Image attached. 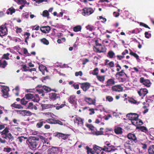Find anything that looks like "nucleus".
<instances>
[{"instance_id":"f257e3e1","label":"nucleus","mask_w":154,"mask_h":154,"mask_svg":"<svg viewBox=\"0 0 154 154\" xmlns=\"http://www.w3.org/2000/svg\"><path fill=\"white\" fill-rule=\"evenodd\" d=\"M40 141L38 137L31 136L29 137L26 140V143L28 144L30 148L32 150H35L40 143Z\"/></svg>"},{"instance_id":"f03ea898","label":"nucleus","mask_w":154,"mask_h":154,"mask_svg":"<svg viewBox=\"0 0 154 154\" xmlns=\"http://www.w3.org/2000/svg\"><path fill=\"white\" fill-rule=\"evenodd\" d=\"M63 104H62L60 105L56 106L55 105L53 104H42L41 105V106L42 109H45L49 108H51L53 107H56L57 110H59L60 109L64 107L66 105L65 104V101L63 102Z\"/></svg>"},{"instance_id":"7ed1b4c3","label":"nucleus","mask_w":154,"mask_h":154,"mask_svg":"<svg viewBox=\"0 0 154 154\" xmlns=\"http://www.w3.org/2000/svg\"><path fill=\"white\" fill-rule=\"evenodd\" d=\"M94 11V10L91 8L85 7L82 10V14L85 16H88L92 14Z\"/></svg>"},{"instance_id":"20e7f679","label":"nucleus","mask_w":154,"mask_h":154,"mask_svg":"<svg viewBox=\"0 0 154 154\" xmlns=\"http://www.w3.org/2000/svg\"><path fill=\"white\" fill-rule=\"evenodd\" d=\"M93 50L96 52L101 53L106 52V48L104 46L102 45L98 47H96L95 46H94Z\"/></svg>"},{"instance_id":"39448f33","label":"nucleus","mask_w":154,"mask_h":154,"mask_svg":"<svg viewBox=\"0 0 154 154\" xmlns=\"http://www.w3.org/2000/svg\"><path fill=\"white\" fill-rule=\"evenodd\" d=\"M0 86L2 87L1 90L2 93V96L5 98L8 97L9 95L8 91H9V87L5 86Z\"/></svg>"},{"instance_id":"423d86ee","label":"nucleus","mask_w":154,"mask_h":154,"mask_svg":"<svg viewBox=\"0 0 154 154\" xmlns=\"http://www.w3.org/2000/svg\"><path fill=\"white\" fill-rule=\"evenodd\" d=\"M84 100L89 105H95L96 103V98L93 99L90 97H85Z\"/></svg>"},{"instance_id":"0eeeda50","label":"nucleus","mask_w":154,"mask_h":154,"mask_svg":"<svg viewBox=\"0 0 154 154\" xmlns=\"http://www.w3.org/2000/svg\"><path fill=\"white\" fill-rule=\"evenodd\" d=\"M116 75L119 76V80L120 82H125L127 81V78L128 77L126 74L118 73H117Z\"/></svg>"},{"instance_id":"6e6552de","label":"nucleus","mask_w":154,"mask_h":154,"mask_svg":"<svg viewBox=\"0 0 154 154\" xmlns=\"http://www.w3.org/2000/svg\"><path fill=\"white\" fill-rule=\"evenodd\" d=\"M79 84L81 85V88L82 89L83 91L85 92L87 91L91 86L90 84L88 82L79 83Z\"/></svg>"},{"instance_id":"1a4fd4ad","label":"nucleus","mask_w":154,"mask_h":154,"mask_svg":"<svg viewBox=\"0 0 154 154\" xmlns=\"http://www.w3.org/2000/svg\"><path fill=\"white\" fill-rule=\"evenodd\" d=\"M0 36L2 38L3 36L7 34V28L5 25H3L0 26Z\"/></svg>"},{"instance_id":"9d476101","label":"nucleus","mask_w":154,"mask_h":154,"mask_svg":"<svg viewBox=\"0 0 154 154\" xmlns=\"http://www.w3.org/2000/svg\"><path fill=\"white\" fill-rule=\"evenodd\" d=\"M140 82L147 87H149L151 85V83L150 80L149 79H145L143 77L140 78Z\"/></svg>"},{"instance_id":"9b49d317","label":"nucleus","mask_w":154,"mask_h":154,"mask_svg":"<svg viewBox=\"0 0 154 154\" xmlns=\"http://www.w3.org/2000/svg\"><path fill=\"white\" fill-rule=\"evenodd\" d=\"M127 117L128 118L129 120L135 119L136 120L138 119L139 116L136 113H130L127 115Z\"/></svg>"},{"instance_id":"f8f14e48","label":"nucleus","mask_w":154,"mask_h":154,"mask_svg":"<svg viewBox=\"0 0 154 154\" xmlns=\"http://www.w3.org/2000/svg\"><path fill=\"white\" fill-rule=\"evenodd\" d=\"M138 93L143 98L148 93V90L145 88H141L138 91Z\"/></svg>"},{"instance_id":"ddd939ff","label":"nucleus","mask_w":154,"mask_h":154,"mask_svg":"<svg viewBox=\"0 0 154 154\" xmlns=\"http://www.w3.org/2000/svg\"><path fill=\"white\" fill-rule=\"evenodd\" d=\"M127 137L129 139L134 141L135 143H136L137 142V137L134 134L129 133L127 134Z\"/></svg>"},{"instance_id":"4468645a","label":"nucleus","mask_w":154,"mask_h":154,"mask_svg":"<svg viewBox=\"0 0 154 154\" xmlns=\"http://www.w3.org/2000/svg\"><path fill=\"white\" fill-rule=\"evenodd\" d=\"M112 91L116 92H121L122 91L123 88L120 85H118L112 86Z\"/></svg>"},{"instance_id":"2eb2a0df","label":"nucleus","mask_w":154,"mask_h":154,"mask_svg":"<svg viewBox=\"0 0 154 154\" xmlns=\"http://www.w3.org/2000/svg\"><path fill=\"white\" fill-rule=\"evenodd\" d=\"M58 151V148L56 147L52 146L49 148L47 151L48 154H55Z\"/></svg>"},{"instance_id":"dca6fc26","label":"nucleus","mask_w":154,"mask_h":154,"mask_svg":"<svg viewBox=\"0 0 154 154\" xmlns=\"http://www.w3.org/2000/svg\"><path fill=\"white\" fill-rule=\"evenodd\" d=\"M49 97L51 100H54L56 99L60 98V97L59 94L55 93H51L49 94Z\"/></svg>"},{"instance_id":"f3484780","label":"nucleus","mask_w":154,"mask_h":154,"mask_svg":"<svg viewBox=\"0 0 154 154\" xmlns=\"http://www.w3.org/2000/svg\"><path fill=\"white\" fill-rule=\"evenodd\" d=\"M109 147L111 148V150H109V148H107L106 146H104L103 148H102L101 150H103L106 152H111L115 151L117 149H115V146L113 145H111L110 146H109Z\"/></svg>"},{"instance_id":"a211bd4d","label":"nucleus","mask_w":154,"mask_h":154,"mask_svg":"<svg viewBox=\"0 0 154 154\" xmlns=\"http://www.w3.org/2000/svg\"><path fill=\"white\" fill-rule=\"evenodd\" d=\"M40 30L43 33H48L51 30V27L49 26H42L40 27Z\"/></svg>"},{"instance_id":"6ab92c4d","label":"nucleus","mask_w":154,"mask_h":154,"mask_svg":"<svg viewBox=\"0 0 154 154\" xmlns=\"http://www.w3.org/2000/svg\"><path fill=\"white\" fill-rule=\"evenodd\" d=\"M4 139H8V142L11 143L14 140V137L12 135L11 133H8L5 137H2Z\"/></svg>"},{"instance_id":"aec40b11","label":"nucleus","mask_w":154,"mask_h":154,"mask_svg":"<svg viewBox=\"0 0 154 154\" xmlns=\"http://www.w3.org/2000/svg\"><path fill=\"white\" fill-rule=\"evenodd\" d=\"M56 136L61 137L62 139L65 140L67 139L70 136L69 134H65L60 132H57Z\"/></svg>"},{"instance_id":"412c9836","label":"nucleus","mask_w":154,"mask_h":154,"mask_svg":"<svg viewBox=\"0 0 154 154\" xmlns=\"http://www.w3.org/2000/svg\"><path fill=\"white\" fill-rule=\"evenodd\" d=\"M46 123V120L42 119L39 120L36 125V127L38 128H41L44 124Z\"/></svg>"},{"instance_id":"4be33fe9","label":"nucleus","mask_w":154,"mask_h":154,"mask_svg":"<svg viewBox=\"0 0 154 154\" xmlns=\"http://www.w3.org/2000/svg\"><path fill=\"white\" fill-rule=\"evenodd\" d=\"M115 80V79L114 78L108 79L106 82V86H109L114 85L116 83Z\"/></svg>"},{"instance_id":"5701e85b","label":"nucleus","mask_w":154,"mask_h":154,"mask_svg":"<svg viewBox=\"0 0 154 154\" xmlns=\"http://www.w3.org/2000/svg\"><path fill=\"white\" fill-rule=\"evenodd\" d=\"M74 119L75 123H77L78 125H83V120L79 117H75Z\"/></svg>"},{"instance_id":"b1692460","label":"nucleus","mask_w":154,"mask_h":154,"mask_svg":"<svg viewBox=\"0 0 154 154\" xmlns=\"http://www.w3.org/2000/svg\"><path fill=\"white\" fill-rule=\"evenodd\" d=\"M115 133L117 134H122L123 133L122 129L120 127L116 128L114 129Z\"/></svg>"},{"instance_id":"393cba45","label":"nucleus","mask_w":154,"mask_h":154,"mask_svg":"<svg viewBox=\"0 0 154 154\" xmlns=\"http://www.w3.org/2000/svg\"><path fill=\"white\" fill-rule=\"evenodd\" d=\"M21 115L23 116H30L32 115V113L29 111L23 110L22 112L21 113Z\"/></svg>"},{"instance_id":"a878e982","label":"nucleus","mask_w":154,"mask_h":154,"mask_svg":"<svg viewBox=\"0 0 154 154\" xmlns=\"http://www.w3.org/2000/svg\"><path fill=\"white\" fill-rule=\"evenodd\" d=\"M149 154H154V145H150L148 149Z\"/></svg>"},{"instance_id":"bb28decb","label":"nucleus","mask_w":154,"mask_h":154,"mask_svg":"<svg viewBox=\"0 0 154 154\" xmlns=\"http://www.w3.org/2000/svg\"><path fill=\"white\" fill-rule=\"evenodd\" d=\"M38 68L40 71L42 72L43 74H44L45 72L44 70H45L47 72L48 71L46 67L43 65H41L40 66H39Z\"/></svg>"},{"instance_id":"cd10ccee","label":"nucleus","mask_w":154,"mask_h":154,"mask_svg":"<svg viewBox=\"0 0 154 154\" xmlns=\"http://www.w3.org/2000/svg\"><path fill=\"white\" fill-rule=\"evenodd\" d=\"M9 128L8 127H6L1 132L2 135H5V136L8 134L9 132Z\"/></svg>"},{"instance_id":"c85d7f7f","label":"nucleus","mask_w":154,"mask_h":154,"mask_svg":"<svg viewBox=\"0 0 154 154\" xmlns=\"http://www.w3.org/2000/svg\"><path fill=\"white\" fill-rule=\"evenodd\" d=\"M137 129L141 131L144 132L146 133L147 131V129L144 126H137Z\"/></svg>"},{"instance_id":"c756f323","label":"nucleus","mask_w":154,"mask_h":154,"mask_svg":"<svg viewBox=\"0 0 154 154\" xmlns=\"http://www.w3.org/2000/svg\"><path fill=\"white\" fill-rule=\"evenodd\" d=\"M17 139L18 140L19 142L20 143H22L25 140L28 139L27 137H24L23 136L18 137L17 138Z\"/></svg>"},{"instance_id":"7c9ffc66","label":"nucleus","mask_w":154,"mask_h":154,"mask_svg":"<svg viewBox=\"0 0 154 154\" xmlns=\"http://www.w3.org/2000/svg\"><path fill=\"white\" fill-rule=\"evenodd\" d=\"M75 96H71L68 99V101L71 104H74L75 103Z\"/></svg>"},{"instance_id":"2f4dec72","label":"nucleus","mask_w":154,"mask_h":154,"mask_svg":"<svg viewBox=\"0 0 154 154\" xmlns=\"http://www.w3.org/2000/svg\"><path fill=\"white\" fill-rule=\"evenodd\" d=\"M16 102H15L13 103L11 105V106L12 107H14L15 108H17L19 109L23 108V107L20 104H16Z\"/></svg>"},{"instance_id":"473e14b6","label":"nucleus","mask_w":154,"mask_h":154,"mask_svg":"<svg viewBox=\"0 0 154 154\" xmlns=\"http://www.w3.org/2000/svg\"><path fill=\"white\" fill-rule=\"evenodd\" d=\"M130 52L129 53V54L130 55L134 57L135 58H136V59L137 60H140V59L139 58V56L136 53L133 52L132 51L131 49H130Z\"/></svg>"},{"instance_id":"72a5a7b5","label":"nucleus","mask_w":154,"mask_h":154,"mask_svg":"<svg viewBox=\"0 0 154 154\" xmlns=\"http://www.w3.org/2000/svg\"><path fill=\"white\" fill-rule=\"evenodd\" d=\"M25 97L27 100L32 99L34 97V95L30 93L27 94L25 95Z\"/></svg>"},{"instance_id":"f704fd0d","label":"nucleus","mask_w":154,"mask_h":154,"mask_svg":"<svg viewBox=\"0 0 154 154\" xmlns=\"http://www.w3.org/2000/svg\"><path fill=\"white\" fill-rule=\"evenodd\" d=\"M97 79L100 82H103L105 79V75L100 76L97 75Z\"/></svg>"},{"instance_id":"c9c22d12","label":"nucleus","mask_w":154,"mask_h":154,"mask_svg":"<svg viewBox=\"0 0 154 154\" xmlns=\"http://www.w3.org/2000/svg\"><path fill=\"white\" fill-rule=\"evenodd\" d=\"M82 29V27L80 25H78L74 27L73 28V30L75 32L80 31Z\"/></svg>"},{"instance_id":"e433bc0d","label":"nucleus","mask_w":154,"mask_h":154,"mask_svg":"<svg viewBox=\"0 0 154 154\" xmlns=\"http://www.w3.org/2000/svg\"><path fill=\"white\" fill-rule=\"evenodd\" d=\"M42 89L44 91H45L46 93H48L51 91L50 87L45 85L43 86Z\"/></svg>"},{"instance_id":"4c0bfd02","label":"nucleus","mask_w":154,"mask_h":154,"mask_svg":"<svg viewBox=\"0 0 154 154\" xmlns=\"http://www.w3.org/2000/svg\"><path fill=\"white\" fill-rule=\"evenodd\" d=\"M7 65V63L6 60H4L3 62H0V67L4 68Z\"/></svg>"},{"instance_id":"58836bf2","label":"nucleus","mask_w":154,"mask_h":154,"mask_svg":"<svg viewBox=\"0 0 154 154\" xmlns=\"http://www.w3.org/2000/svg\"><path fill=\"white\" fill-rule=\"evenodd\" d=\"M115 54V53L112 51H109L108 53V56L110 58H113Z\"/></svg>"},{"instance_id":"ea45409f","label":"nucleus","mask_w":154,"mask_h":154,"mask_svg":"<svg viewBox=\"0 0 154 154\" xmlns=\"http://www.w3.org/2000/svg\"><path fill=\"white\" fill-rule=\"evenodd\" d=\"M41 42L43 44L48 45L49 44V42L48 40L46 39L45 38H43L41 39Z\"/></svg>"},{"instance_id":"a19ab883","label":"nucleus","mask_w":154,"mask_h":154,"mask_svg":"<svg viewBox=\"0 0 154 154\" xmlns=\"http://www.w3.org/2000/svg\"><path fill=\"white\" fill-rule=\"evenodd\" d=\"M92 74L93 75H96V76L98 75V68H95L93 71V72Z\"/></svg>"},{"instance_id":"79ce46f5","label":"nucleus","mask_w":154,"mask_h":154,"mask_svg":"<svg viewBox=\"0 0 154 154\" xmlns=\"http://www.w3.org/2000/svg\"><path fill=\"white\" fill-rule=\"evenodd\" d=\"M25 97L22 98L21 100V103L22 105H25L28 102V101L26 100Z\"/></svg>"},{"instance_id":"37998d69","label":"nucleus","mask_w":154,"mask_h":154,"mask_svg":"<svg viewBox=\"0 0 154 154\" xmlns=\"http://www.w3.org/2000/svg\"><path fill=\"white\" fill-rule=\"evenodd\" d=\"M86 149L87 150V153L88 154H93V152L92 151V149L90 148L88 146L86 147Z\"/></svg>"},{"instance_id":"c03bdc74","label":"nucleus","mask_w":154,"mask_h":154,"mask_svg":"<svg viewBox=\"0 0 154 154\" xmlns=\"http://www.w3.org/2000/svg\"><path fill=\"white\" fill-rule=\"evenodd\" d=\"M49 13L47 10H45L43 12L42 16L44 17H48L49 15Z\"/></svg>"},{"instance_id":"a18cd8bd","label":"nucleus","mask_w":154,"mask_h":154,"mask_svg":"<svg viewBox=\"0 0 154 154\" xmlns=\"http://www.w3.org/2000/svg\"><path fill=\"white\" fill-rule=\"evenodd\" d=\"M146 101L147 103V104L148 105V106H149V105L152 103L153 101L151 99H147L146 100Z\"/></svg>"},{"instance_id":"49530a36","label":"nucleus","mask_w":154,"mask_h":154,"mask_svg":"<svg viewBox=\"0 0 154 154\" xmlns=\"http://www.w3.org/2000/svg\"><path fill=\"white\" fill-rule=\"evenodd\" d=\"M11 149L9 147H4L3 149V151L7 152H9L11 151Z\"/></svg>"},{"instance_id":"de8ad7c7","label":"nucleus","mask_w":154,"mask_h":154,"mask_svg":"<svg viewBox=\"0 0 154 154\" xmlns=\"http://www.w3.org/2000/svg\"><path fill=\"white\" fill-rule=\"evenodd\" d=\"M10 54L9 53H7L6 54H4L3 55V56L2 57V59H5L6 60H8L9 59V56Z\"/></svg>"},{"instance_id":"09e8293b","label":"nucleus","mask_w":154,"mask_h":154,"mask_svg":"<svg viewBox=\"0 0 154 154\" xmlns=\"http://www.w3.org/2000/svg\"><path fill=\"white\" fill-rule=\"evenodd\" d=\"M8 10L10 11V14L11 15H12L13 13L15 12V9L13 8H10L8 9Z\"/></svg>"},{"instance_id":"8fccbe9b","label":"nucleus","mask_w":154,"mask_h":154,"mask_svg":"<svg viewBox=\"0 0 154 154\" xmlns=\"http://www.w3.org/2000/svg\"><path fill=\"white\" fill-rule=\"evenodd\" d=\"M36 91L39 93V94H42V96H44L45 95V94L44 93V90L42 89H36Z\"/></svg>"},{"instance_id":"3c124183","label":"nucleus","mask_w":154,"mask_h":154,"mask_svg":"<svg viewBox=\"0 0 154 154\" xmlns=\"http://www.w3.org/2000/svg\"><path fill=\"white\" fill-rule=\"evenodd\" d=\"M93 149L95 151H97L99 150L100 151L101 150L102 148L100 147L99 146L96 145H95L94 146Z\"/></svg>"},{"instance_id":"603ef678","label":"nucleus","mask_w":154,"mask_h":154,"mask_svg":"<svg viewBox=\"0 0 154 154\" xmlns=\"http://www.w3.org/2000/svg\"><path fill=\"white\" fill-rule=\"evenodd\" d=\"M50 147V146H47L46 145H43L41 148V150L43 151H45Z\"/></svg>"},{"instance_id":"864d4df0","label":"nucleus","mask_w":154,"mask_h":154,"mask_svg":"<svg viewBox=\"0 0 154 154\" xmlns=\"http://www.w3.org/2000/svg\"><path fill=\"white\" fill-rule=\"evenodd\" d=\"M131 121L132 124L135 126L138 125V120L132 119L131 120Z\"/></svg>"},{"instance_id":"5fc2aeb1","label":"nucleus","mask_w":154,"mask_h":154,"mask_svg":"<svg viewBox=\"0 0 154 154\" xmlns=\"http://www.w3.org/2000/svg\"><path fill=\"white\" fill-rule=\"evenodd\" d=\"M107 65L109 66L110 68H112L115 66V64L113 61L110 62L107 64Z\"/></svg>"},{"instance_id":"6e6d98bb","label":"nucleus","mask_w":154,"mask_h":154,"mask_svg":"<svg viewBox=\"0 0 154 154\" xmlns=\"http://www.w3.org/2000/svg\"><path fill=\"white\" fill-rule=\"evenodd\" d=\"M106 99L108 100L109 102H111L113 100V98L110 96H107L106 97Z\"/></svg>"},{"instance_id":"4d7b16f0","label":"nucleus","mask_w":154,"mask_h":154,"mask_svg":"<svg viewBox=\"0 0 154 154\" xmlns=\"http://www.w3.org/2000/svg\"><path fill=\"white\" fill-rule=\"evenodd\" d=\"M86 28L87 29L89 30L90 31H92L94 29V27L93 26L88 25L86 26Z\"/></svg>"},{"instance_id":"13d9d810","label":"nucleus","mask_w":154,"mask_h":154,"mask_svg":"<svg viewBox=\"0 0 154 154\" xmlns=\"http://www.w3.org/2000/svg\"><path fill=\"white\" fill-rule=\"evenodd\" d=\"M22 66L23 69V71L26 72L28 71L29 69H27V68H29V67H27L26 65H22Z\"/></svg>"},{"instance_id":"bf43d9fd","label":"nucleus","mask_w":154,"mask_h":154,"mask_svg":"<svg viewBox=\"0 0 154 154\" xmlns=\"http://www.w3.org/2000/svg\"><path fill=\"white\" fill-rule=\"evenodd\" d=\"M33 103L32 102H30L27 106V107L29 109H32L33 108Z\"/></svg>"},{"instance_id":"052dcab7","label":"nucleus","mask_w":154,"mask_h":154,"mask_svg":"<svg viewBox=\"0 0 154 154\" xmlns=\"http://www.w3.org/2000/svg\"><path fill=\"white\" fill-rule=\"evenodd\" d=\"M83 75L82 72V71H79V72H76L75 73V75L76 76H78L79 75L82 76Z\"/></svg>"},{"instance_id":"680f3d73","label":"nucleus","mask_w":154,"mask_h":154,"mask_svg":"<svg viewBox=\"0 0 154 154\" xmlns=\"http://www.w3.org/2000/svg\"><path fill=\"white\" fill-rule=\"evenodd\" d=\"M144 34L145 37L147 38H149L151 36V34H149L148 32H146Z\"/></svg>"},{"instance_id":"e2e57ef3","label":"nucleus","mask_w":154,"mask_h":154,"mask_svg":"<svg viewBox=\"0 0 154 154\" xmlns=\"http://www.w3.org/2000/svg\"><path fill=\"white\" fill-rule=\"evenodd\" d=\"M140 26H143L145 28L150 29V28L147 25L142 22H140Z\"/></svg>"},{"instance_id":"0e129e2a","label":"nucleus","mask_w":154,"mask_h":154,"mask_svg":"<svg viewBox=\"0 0 154 154\" xmlns=\"http://www.w3.org/2000/svg\"><path fill=\"white\" fill-rule=\"evenodd\" d=\"M53 121H54V119H47V120H46V122H48V123L53 124Z\"/></svg>"},{"instance_id":"69168bd1","label":"nucleus","mask_w":154,"mask_h":154,"mask_svg":"<svg viewBox=\"0 0 154 154\" xmlns=\"http://www.w3.org/2000/svg\"><path fill=\"white\" fill-rule=\"evenodd\" d=\"M89 110L90 111L89 114L90 115H92L93 114L95 113L94 109V108H91L89 109Z\"/></svg>"},{"instance_id":"338daca9","label":"nucleus","mask_w":154,"mask_h":154,"mask_svg":"<svg viewBox=\"0 0 154 154\" xmlns=\"http://www.w3.org/2000/svg\"><path fill=\"white\" fill-rule=\"evenodd\" d=\"M16 28V32L17 33H20L22 32V29L21 28H19L18 27H17Z\"/></svg>"},{"instance_id":"774afa93","label":"nucleus","mask_w":154,"mask_h":154,"mask_svg":"<svg viewBox=\"0 0 154 154\" xmlns=\"http://www.w3.org/2000/svg\"><path fill=\"white\" fill-rule=\"evenodd\" d=\"M99 18H98V19H102V22L103 23H105L106 21V18H103L102 16H100L99 17Z\"/></svg>"}]
</instances>
